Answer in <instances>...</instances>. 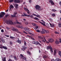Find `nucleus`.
Segmentation results:
<instances>
[{"instance_id": "f257e3e1", "label": "nucleus", "mask_w": 61, "mask_h": 61, "mask_svg": "<svg viewBox=\"0 0 61 61\" xmlns=\"http://www.w3.org/2000/svg\"><path fill=\"white\" fill-rule=\"evenodd\" d=\"M6 23L8 25H14V22L10 20H6Z\"/></svg>"}, {"instance_id": "f03ea898", "label": "nucleus", "mask_w": 61, "mask_h": 61, "mask_svg": "<svg viewBox=\"0 0 61 61\" xmlns=\"http://www.w3.org/2000/svg\"><path fill=\"white\" fill-rule=\"evenodd\" d=\"M35 8L36 10L37 11H41V7L38 5H36Z\"/></svg>"}, {"instance_id": "7ed1b4c3", "label": "nucleus", "mask_w": 61, "mask_h": 61, "mask_svg": "<svg viewBox=\"0 0 61 61\" xmlns=\"http://www.w3.org/2000/svg\"><path fill=\"white\" fill-rule=\"evenodd\" d=\"M46 49L47 50H49L50 49V51L51 53L53 54V48L51 46H47L46 47Z\"/></svg>"}, {"instance_id": "20e7f679", "label": "nucleus", "mask_w": 61, "mask_h": 61, "mask_svg": "<svg viewBox=\"0 0 61 61\" xmlns=\"http://www.w3.org/2000/svg\"><path fill=\"white\" fill-rule=\"evenodd\" d=\"M33 42H33V44H35V45H39L40 46H42V45H41V44H40L39 42H38L36 41H33Z\"/></svg>"}, {"instance_id": "39448f33", "label": "nucleus", "mask_w": 61, "mask_h": 61, "mask_svg": "<svg viewBox=\"0 0 61 61\" xmlns=\"http://www.w3.org/2000/svg\"><path fill=\"white\" fill-rule=\"evenodd\" d=\"M6 14L5 12H2L1 14H0V18H2L3 17L4 15H6Z\"/></svg>"}, {"instance_id": "423d86ee", "label": "nucleus", "mask_w": 61, "mask_h": 61, "mask_svg": "<svg viewBox=\"0 0 61 61\" xmlns=\"http://www.w3.org/2000/svg\"><path fill=\"white\" fill-rule=\"evenodd\" d=\"M48 41L49 42H51V43L54 41V40L53 38H50L48 39Z\"/></svg>"}, {"instance_id": "0eeeda50", "label": "nucleus", "mask_w": 61, "mask_h": 61, "mask_svg": "<svg viewBox=\"0 0 61 61\" xmlns=\"http://www.w3.org/2000/svg\"><path fill=\"white\" fill-rule=\"evenodd\" d=\"M39 22L42 25H43V26H46V22H45V21H42L43 23H43L40 21H39Z\"/></svg>"}, {"instance_id": "6e6552de", "label": "nucleus", "mask_w": 61, "mask_h": 61, "mask_svg": "<svg viewBox=\"0 0 61 61\" xmlns=\"http://www.w3.org/2000/svg\"><path fill=\"white\" fill-rule=\"evenodd\" d=\"M24 30L26 32H29L30 31V29L28 28H24Z\"/></svg>"}, {"instance_id": "1a4fd4ad", "label": "nucleus", "mask_w": 61, "mask_h": 61, "mask_svg": "<svg viewBox=\"0 0 61 61\" xmlns=\"http://www.w3.org/2000/svg\"><path fill=\"white\" fill-rule=\"evenodd\" d=\"M51 61H55L54 59H52L51 60ZM55 61H61V60L60 59H59L58 58H56L55 60Z\"/></svg>"}, {"instance_id": "9d476101", "label": "nucleus", "mask_w": 61, "mask_h": 61, "mask_svg": "<svg viewBox=\"0 0 61 61\" xmlns=\"http://www.w3.org/2000/svg\"><path fill=\"white\" fill-rule=\"evenodd\" d=\"M27 47H25L24 46H23L22 47V48L21 50L22 51H25V49H27Z\"/></svg>"}, {"instance_id": "9b49d317", "label": "nucleus", "mask_w": 61, "mask_h": 61, "mask_svg": "<svg viewBox=\"0 0 61 61\" xmlns=\"http://www.w3.org/2000/svg\"><path fill=\"white\" fill-rule=\"evenodd\" d=\"M24 9L25 11H26L27 12L28 14H29L30 12L29 11V10L28 9H26L25 7L24 8Z\"/></svg>"}, {"instance_id": "f8f14e48", "label": "nucleus", "mask_w": 61, "mask_h": 61, "mask_svg": "<svg viewBox=\"0 0 61 61\" xmlns=\"http://www.w3.org/2000/svg\"><path fill=\"white\" fill-rule=\"evenodd\" d=\"M19 5L18 4H14V6L15 7V8H16V9H18V6Z\"/></svg>"}, {"instance_id": "ddd939ff", "label": "nucleus", "mask_w": 61, "mask_h": 61, "mask_svg": "<svg viewBox=\"0 0 61 61\" xmlns=\"http://www.w3.org/2000/svg\"><path fill=\"white\" fill-rule=\"evenodd\" d=\"M12 30L13 31H18V30L15 28L13 27V28L12 29Z\"/></svg>"}, {"instance_id": "4468645a", "label": "nucleus", "mask_w": 61, "mask_h": 61, "mask_svg": "<svg viewBox=\"0 0 61 61\" xmlns=\"http://www.w3.org/2000/svg\"><path fill=\"white\" fill-rule=\"evenodd\" d=\"M14 1L16 3H18L20 2L19 0H15Z\"/></svg>"}, {"instance_id": "2eb2a0df", "label": "nucleus", "mask_w": 61, "mask_h": 61, "mask_svg": "<svg viewBox=\"0 0 61 61\" xmlns=\"http://www.w3.org/2000/svg\"><path fill=\"white\" fill-rule=\"evenodd\" d=\"M10 10H11V9H12V8H14V6L13 5H11L10 6Z\"/></svg>"}, {"instance_id": "dca6fc26", "label": "nucleus", "mask_w": 61, "mask_h": 61, "mask_svg": "<svg viewBox=\"0 0 61 61\" xmlns=\"http://www.w3.org/2000/svg\"><path fill=\"white\" fill-rule=\"evenodd\" d=\"M56 54V50L55 49L54 51V56H55Z\"/></svg>"}, {"instance_id": "f3484780", "label": "nucleus", "mask_w": 61, "mask_h": 61, "mask_svg": "<svg viewBox=\"0 0 61 61\" xmlns=\"http://www.w3.org/2000/svg\"><path fill=\"white\" fill-rule=\"evenodd\" d=\"M22 16H27V17L29 16V15H27L25 13H24V15H22Z\"/></svg>"}, {"instance_id": "a211bd4d", "label": "nucleus", "mask_w": 61, "mask_h": 61, "mask_svg": "<svg viewBox=\"0 0 61 61\" xmlns=\"http://www.w3.org/2000/svg\"><path fill=\"white\" fill-rule=\"evenodd\" d=\"M27 36H28H28L29 37H30V38H31V39H33V40H35V39H34V38L31 37V36H29V35H27Z\"/></svg>"}, {"instance_id": "6ab92c4d", "label": "nucleus", "mask_w": 61, "mask_h": 61, "mask_svg": "<svg viewBox=\"0 0 61 61\" xmlns=\"http://www.w3.org/2000/svg\"><path fill=\"white\" fill-rule=\"evenodd\" d=\"M0 40L2 41V43H5V40L3 39L2 38L0 39Z\"/></svg>"}, {"instance_id": "aec40b11", "label": "nucleus", "mask_w": 61, "mask_h": 61, "mask_svg": "<svg viewBox=\"0 0 61 61\" xmlns=\"http://www.w3.org/2000/svg\"><path fill=\"white\" fill-rule=\"evenodd\" d=\"M2 60L3 61H6V57H5L2 58Z\"/></svg>"}, {"instance_id": "412c9836", "label": "nucleus", "mask_w": 61, "mask_h": 61, "mask_svg": "<svg viewBox=\"0 0 61 61\" xmlns=\"http://www.w3.org/2000/svg\"><path fill=\"white\" fill-rule=\"evenodd\" d=\"M17 42L18 43L20 44H21V40H18Z\"/></svg>"}, {"instance_id": "4be33fe9", "label": "nucleus", "mask_w": 61, "mask_h": 61, "mask_svg": "<svg viewBox=\"0 0 61 61\" xmlns=\"http://www.w3.org/2000/svg\"><path fill=\"white\" fill-rule=\"evenodd\" d=\"M3 48H4L5 49H7V48H6V46H3L2 48V49H3Z\"/></svg>"}, {"instance_id": "5701e85b", "label": "nucleus", "mask_w": 61, "mask_h": 61, "mask_svg": "<svg viewBox=\"0 0 61 61\" xmlns=\"http://www.w3.org/2000/svg\"><path fill=\"white\" fill-rule=\"evenodd\" d=\"M9 16V14H7L5 15V17H7Z\"/></svg>"}, {"instance_id": "b1692460", "label": "nucleus", "mask_w": 61, "mask_h": 61, "mask_svg": "<svg viewBox=\"0 0 61 61\" xmlns=\"http://www.w3.org/2000/svg\"><path fill=\"white\" fill-rule=\"evenodd\" d=\"M14 0H9V2L10 3H13L14 2Z\"/></svg>"}, {"instance_id": "393cba45", "label": "nucleus", "mask_w": 61, "mask_h": 61, "mask_svg": "<svg viewBox=\"0 0 61 61\" xmlns=\"http://www.w3.org/2000/svg\"><path fill=\"white\" fill-rule=\"evenodd\" d=\"M58 54L60 56V57H61V51H59L58 52Z\"/></svg>"}, {"instance_id": "a878e982", "label": "nucleus", "mask_w": 61, "mask_h": 61, "mask_svg": "<svg viewBox=\"0 0 61 61\" xmlns=\"http://www.w3.org/2000/svg\"><path fill=\"white\" fill-rule=\"evenodd\" d=\"M38 38H40V39H41V40L42 39H43V37H42L41 36H38Z\"/></svg>"}, {"instance_id": "bb28decb", "label": "nucleus", "mask_w": 61, "mask_h": 61, "mask_svg": "<svg viewBox=\"0 0 61 61\" xmlns=\"http://www.w3.org/2000/svg\"><path fill=\"white\" fill-rule=\"evenodd\" d=\"M29 34H30V36H34V34L31 33H29Z\"/></svg>"}, {"instance_id": "cd10ccee", "label": "nucleus", "mask_w": 61, "mask_h": 61, "mask_svg": "<svg viewBox=\"0 0 61 61\" xmlns=\"http://www.w3.org/2000/svg\"><path fill=\"white\" fill-rule=\"evenodd\" d=\"M27 53L29 55H30V56H31V52H30L29 51H28L27 52Z\"/></svg>"}, {"instance_id": "c85d7f7f", "label": "nucleus", "mask_w": 61, "mask_h": 61, "mask_svg": "<svg viewBox=\"0 0 61 61\" xmlns=\"http://www.w3.org/2000/svg\"><path fill=\"white\" fill-rule=\"evenodd\" d=\"M55 43L56 44H59V42L58 41H55Z\"/></svg>"}, {"instance_id": "c756f323", "label": "nucleus", "mask_w": 61, "mask_h": 61, "mask_svg": "<svg viewBox=\"0 0 61 61\" xmlns=\"http://www.w3.org/2000/svg\"><path fill=\"white\" fill-rule=\"evenodd\" d=\"M29 15V16H28L27 17H30L31 18H33L34 17L33 16V15Z\"/></svg>"}, {"instance_id": "7c9ffc66", "label": "nucleus", "mask_w": 61, "mask_h": 61, "mask_svg": "<svg viewBox=\"0 0 61 61\" xmlns=\"http://www.w3.org/2000/svg\"><path fill=\"white\" fill-rule=\"evenodd\" d=\"M58 26L59 27H61V23H60L58 24Z\"/></svg>"}, {"instance_id": "2f4dec72", "label": "nucleus", "mask_w": 61, "mask_h": 61, "mask_svg": "<svg viewBox=\"0 0 61 61\" xmlns=\"http://www.w3.org/2000/svg\"><path fill=\"white\" fill-rule=\"evenodd\" d=\"M14 38H15V37H12L11 36H10V38H11V39L12 40L14 39Z\"/></svg>"}, {"instance_id": "473e14b6", "label": "nucleus", "mask_w": 61, "mask_h": 61, "mask_svg": "<svg viewBox=\"0 0 61 61\" xmlns=\"http://www.w3.org/2000/svg\"><path fill=\"white\" fill-rule=\"evenodd\" d=\"M38 26H36V27H35V30H36V29H38Z\"/></svg>"}, {"instance_id": "72a5a7b5", "label": "nucleus", "mask_w": 61, "mask_h": 61, "mask_svg": "<svg viewBox=\"0 0 61 61\" xmlns=\"http://www.w3.org/2000/svg\"><path fill=\"white\" fill-rule=\"evenodd\" d=\"M41 40L42 41V42H43V43H45V40H44V38H43V39H42Z\"/></svg>"}, {"instance_id": "f704fd0d", "label": "nucleus", "mask_w": 61, "mask_h": 61, "mask_svg": "<svg viewBox=\"0 0 61 61\" xmlns=\"http://www.w3.org/2000/svg\"><path fill=\"white\" fill-rule=\"evenodd\" d=\"M41 34H43L45 33V32L44 31H41Z\"/></svg>"}, {"instance_id": "c9c22d12", "label": "nucleus", "mask_w": 61, "mask_h": 61, "mask_svg": "<svg viewBox=\"0 0 61 61\" xmlns=\"http://www.w3.org/2000/svg\"><path fill=\"white\" fill-rule=\"evenodd\" d=\"M22 58V59H24L25 60H26V58L25 57V56H24Z\"/></svg>"}, {"instance_id": "e433bc0d", "label": "nucleus", "mask_w": 61, "mask_h": 61, "mask_svg": "<svg viewBox=\"0 0 61 61\" xmlns=\"http://www.w3.org/2000/svg\"><path fill=\"white\" fill-rule=\"evenodd\" d=\"M51 5H55V3H54V2H53L52 1V2H51Z\"/></svg>"}, {"instance_id": "4c0bfd02", "label": "nucleus", "mask_w": 61, "mask_h": 61, "mask_svg": "<svg viewBox=\"0 0 61 61\" xmlns=\"http://www.w3.org/2000/svg\"><path fill=\"white\" fill-rule=\"evenodd\" d=\"M43 57L44 58H47V56H46V55H44L43 56Z\"/></svg>"}, {"instance_id": "58836bf2", "label": "nucleus", "mask_w": 61, "mask_h": 61, "mask_svg": "<svg viewBox=\"0 0 61 61\" xmlns=\"http://www.w3.org/2000/svg\"><path fill=\"white\" fill-rule=\"evenodd\" d=\"M14 58L16 60H17V58L16 57V56H14Z\"/></svg>"}, {"instance_id": "ea45409f", "label": "nucleus", "mask_w": 61, "mask_h": 61, "mask_svg": "<svg viewBox=\"0 0 61 61\" xmlns=\"http://www.w3.org/2000/svg\"><path fill=\"white\" fill-rule=\"evenodd\" d=\"M34 19H35V20H38L39 19H38V18L37 17H35L34 18Z\"/></svg>"}, {"instance_id": "a19ab883", "label": "nucleus", "mask_w": 61, "mask_h": 61, "mask_svg": "<svg viewBox=\"0 0 61 61\" xmlns=\"http://www.w3.org/2000/svg\"><path fill=\"white\" fill-rule=\"evenodd\" d=\"M20 56H21V57H22V58H23V57L24 56H23V54H20Z\"/></svg>"}, {"instance_id": "79ce46f5", "label": "nucleus", "mask_w": 61, "mask_h": 61, "mask_svg": "<svg viewBox=\"0 0 61 61\" xmlns=\"http://www.w3.org/2000/svg\"><path fill=\"white\" fill-rule=\"evenodd\" d=\"M11 17H16V16L12 15H11Z\"/></svg>"}, {"instance_id": "37998d69", "label": "nucleus", "mask_w": 61, "mask_h": 61, "mask_svg": "<svg viewBox=\"0 0 61 61\" xmlns=\"http://www.w3.org/2000/svg\"><path fill=\"white\" fill-rule=\"evenodd\" d=\"M55 34H59V33L57 31H55Z\"/></svg>"}, {"instance_id": "c03bdc74", "label": "nucleus", "mask_w": 61, "mask_h": 61, "mask_svg": "<svg viewBox=\"0 0 61 61\" xmlns=\"http://www.w3.org/2000/svg\"><path fill=\"white\" fill-rule=\"evenodd\" d=\"M16 23L17 24H19V25H21V23H20L19 22H17Z\"/></svg>"}, {"instance_id": "a18cd8bd", "label": "nucleus", "mask_w": 61, "mask_h": 61, "mask_svg": "<svg viewBox=\"0 0 61 61\" xmlns=\"http://www.w3.org/2000/svg\"><path fill=\"white\" fill-rule=\"evenodd\" d=\"M51 11L53 12H56V10L54 9H53Z\"/></svg>"}, {"instance_id": "49530a36", "label": "nucleus", "mask_w": 61, "mask_h": 61, "mask_svg": "<svg viewBox=\"0 0 61 61\" xmlns=\"http://www.w3.org/2000/svg\"><path fill=\"white\" fill-rule=\"evenodd\" d=\"M45 32L46 33H49V31L48 30H46Z\"/></svg>"}, {"instance_id": "de8ad7c7", "label": "nucleus", "mask_w": 61, "mask_h": 61, "mask_svg": "<svg viewBox=\"0 0 61 61\" xmlns=\"http://www.w3.org/2000/svg\"><path fill=\"white\" fill-rule=\"evenodd\" d=\"M17 13L16 12L13 15H15V16L16 15H17Z\"/></svg>"}, {"instance_id": "09e8293b", "label": "nucleus", "mask_w": 61, "mask_h": 61, "mask_svg": "<svg viewBox=\"0 0 61 61\" xmlns=\"http://www.w3.org/2000/svg\"><path fill=\"white\" fill-rule=\"evenodd\" d=\"M24 46H26V42L25 41H24Z\"/></svg>"}, {"instance_id": "8fccbe9b", "label": "nucleus", "mask_w": 61, "mask_h": 61, "mask_svg": "<svg viewBox=\"0 0 61 61\" xmlns=\"http://www.w3.org/2000/svg\"><path fill=\"white\" fill-rule=\"evenodd\" d=\"M10 45H13V43H12V41H10Z\"/></svg>"}, {"instance_id": "3c124183", "label": "nucleus", "mask_w": 61, "mask_h": 61, "mask_svg": "<svg viewBox=\"0 0 61 61\" xmlns=\"http://www.w3.org/2000/svg\"><path fill=\"white\" fill-rule=\"evenodd\" d=\"M1 32L2 33H4V30H3V29H2L1 30Z\"/></svg>"}, {"instance_id": "603ef678", "label": "nucleus", "mask_w": 61, "mask_h": 61, "mask_svg": "<svg viewBox=\"0 0 61 61\" xmlns=\"http://www.w3.org/2000/svg\"><path fill=\"white\" fill-rule=\"evenodd\" d=\"M20 26L19 25H18L16 27H18V28H20Z\"/></svg>"}, {"instance_id": "864d4df0", "label": "nucleus", "mask_w": 61, "mask_h": 61, "mask_svg": "<svg viewBox=\"0 0 61 61\" xmlns=\"http://www.w3.org/2000/svg\"><path fill=\"white\" fill-rule=\"evenodd\" d=\"M52 15L53 16H55V14H52Z\"/></svg>"}, {"instance_id": "5fc2aeb1", "label": "nucleus", "mask_w": 61, "mask_h": 61, "mask_svg": "<svg viewBox=\"0 0 61 61\" xmlns=\"http://www.w3.org/2000/svg\"><path fill=\"white\" fill-rule=\"evenodd\" d=\"M29 3H30V4H31V3H32V1H31V0H29Z\"/></svg>"}, {"instance_id": "6e6d98bb", "label": "nucleus", "mask_w": 61, "mask_h": 61, "mask_svg": "<svg viewBox=\"0 0 61 61\" xmlns=\"http://www.w3.org/2000/svg\"><path fill=\"white\" fill-rule=\"evenodd\" d=\"M50 26H51V27H52L53 26V25H52L51 24V23H50Z\"/></svg>"}, {"instance_id": "4d7b16f0", "label": "nucleus", "mask_w": 61, "mask_h": 61, "mask_svg": "<svg viewBox=\"0 0 61 61\" xmlns=\"http://www.w3.org/2000/svg\"><path fill=\"white\" fill-rule=\"evenodd\" d=\"M32 25H34V26H36V24H35V23H32Z\"/></svg>"}, {"instance_id": "13d9d810", "label": "nucleus", "mask_w": 61, "mask_h": 61, "mask_svg": "<svg viewBox=\"0 0 61 61\" xmlns=\"http://www.w3.org/2000/svg\"><path fill=\"white\" fill-rule=\"evenodd\" d=\"M59 41L60 42V43H61V39H59Z\"/></svg>"}, {"instance_id": "bf43d9fd", "label": "nucleus", "mask_w": 61, "mask_h": 61, "mask_svg": "<svg viewBox=\"0 0 61 61\" xmlns=\"http://www.w3.org/2000/svg\"><path fill=\"white\" fill-rule=\"evenodd\" d=\"M6 28L7 29H10V28L7 27H6Z\"/></svg>"}, {"instance_id": "052dcab7", "label": "nucleus", "mask_w": 61, "mask_h": 61, "mask_svg": "<svg viewBox=\"0 0 61 61\" xmlns=\"http://www.w3.org/2000/svg\"><path fill=\"white\" fill-rule=\"evenodd\" d=\"M52 1H53L52 0H50L49 1V2L50 3H51V2H52Z\"/></svg>"}, {"instance_id": "680f3d73", "label": "nucleus", "mask_w": 61, "mask_h": 61, "mask_svg": "<svg viewBox=\"0 0 61 61\" xmlns=\"http://www.w3.org/2000/svg\"><path fill=\"white\" fill-rule=\"evenodd\" d=\"M0 48H3V47L2 46L0 45Z\"/></svg>"}, {"instance_id": "e2e57ef3", "label": "nucleus", "mask_w": 61, "mask_h": 61, "mask_svg": "<svg viewBox=\"0 0 61 61\" xmlns=\"http://www.w3.org/2000/svg\"><path fill=\"white\" fill-rule=\"evenodd\" d=\"M42 30L43 31H45L44 32H45V31L46 30L45 29H42Z\"/></svg>"}, {"instance_id": "0e129e2a", "label": "nucleus", "mask_w": 61, "mask_h": 61, "mask_svg": "<svg viewBox=\"0 0 61 61\" xmlns=\"http://www.w3.org/2000/svg\"><path fill=\"white\" fill-rule=\"evenodd\" d=\"M36 31L37 32H40V30H37Z\"/></svg>"}, {"instance_id": "69168bd1", "label": "nucleus", "mask_w": 61, "mask_h": 61, "mask_svg": "<svg viewBox=\"0 0 61 61\" xmlns=\"http://www.w3.org/2000/svg\"><path fill=\"white\" fill-rule=\"evenodd\" d=\"M10 56H11V57H12V58H13V57H14V56H13L12 55H10Z\"/></svg>"}, {"instance_id": "338daca9", "label": "nucleus", "mask_w": 61, "mask_h": 61, "mask_svg": "<svg viewBox=\"0 0 61 61\" xmlns=\"http://www.w3.org/2000/svg\"><path fill=\"white\" fill-rule=\"evenodd\" d=\"M25 24L26 25H27V24H28V22H25Z\"/></svg>"}, {"instance_id": "774afa93", "label": "nucleus", "mask_w": 61, "mask_h": 61, "mask_svg": "<svg viewBox=\"0 0 61 61\" xmlns=\"http://www.w3.org/2000/svg\"><path fill=\"white\" fill-rule=\"evenodd\" d=\"M8 61H12V60L11 59H9Z\"/></svg>"}]
</instances>
